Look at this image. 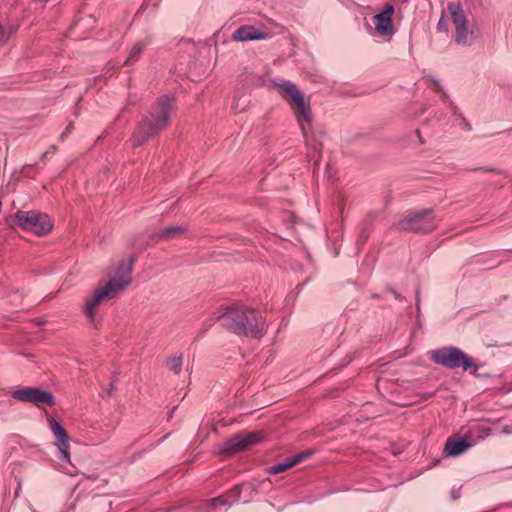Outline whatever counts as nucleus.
<instances>
[{"label":"nucleus","mask_w":512,"mask_h":512,"mask_svg":"<svg viewBox=\"0 0 512 512\" xmlns=\"http://www.w3.org/2000/svg\"><path fill=\"white\" fill-rule=\"evenodd\" d=\"M72 125L66 127L65 131L61 134V138H64L66 134H68L71 131Z\"/></svg>","instance_id":"obj_28"},{"label":"nucleus","mask_w":512,"mask_h":512,"mask_svg":"<svg viewBox=\"0 0 512 512\" xmlns=\"http://www.w3.org/2000/svg\"><path fill=\"white\" fill-rule=\"evenodd\" d=\"M11 397L17 401L32 403L37 406H40L41 404L53 406L55 403L52 393L39 387H24L14 390L11 393Z\"/></svg>","instance_id":"obj_8"},{"label":"nucleus","mask_w":512,"mask_h":512,"mask_svg":"<svg viewBox=\"0 0 512 512\" xmlns=\"http://www.w3.org/2000/svg\"><path fill=\"white\" fill-rule=\"evenodd\" d=\"M448 11L456 29L455 41L460 45H470L473 38L469 36L467 19L461 5L459 3H449Z\"/></svg>","instance_id":"obj_10"},{"label":"nucleus","mask_w":512,"mask_h":512,"mask_svg":"<svg viewBox=\"0 0 512 512\" xmlns=\"http://www.w3.org/2000/svg\"><path fill=\"white\" fill-rule=\"evenodd\" d=\"M417 135H418V137H420V132L417 131ZM419 139H420V142L422 143L421 138H419Z\"/></svg>","instance_id":"obj_29"},{"label":"nucleus","mask_w":512,"mask_h":512,"mask_svg":"<svg viewBox=\"0 0 512 512\" xmlns=\"http://www.w3.org/2000/svg\"><path fill=\"white\" fill-rule=\"evenodd\" d=\"M218 321L227 330L245 336L262 337L268 328L261 313L242 305H232L223 312Z\"/></svg>","instance_id":"obj_2"},{"label":"nucleus","mask_w":512,"mask_h":512,"mask_svg":"<svg viewBox=\"0 0 512 512\" xmlns=\"http://www.w3.org/2000/svg\"><path fill=\"white\" fill-rule=\"evenodd\" d=\"M133 265V258L121 260L108 281L103 286L96 288L86 299L83 312L89 323L96 326V311L101 302L116 298L130 285Z\"/></svg>","instance_id":"obj_1"},{"label":"nucleus","mask_w":512,"mask_h":512,"mask_svg":"<svg viewBox=\"0 0 512 512\" xmlns=\"http://www.w3.org/2000/svg\"><path fill=\"white\" fill-rule=\"evenodd\" d=\"M437 30L439 32H443V33H447L448 32V24H447V21L444 19V17L442 16L438 23H437Z\"/></svg>","instance_id":"obj_22"},{"label":"nucleus","mask_w":512,"mask_h":512,"mask_svg":"<svg viewBox=\"0 0 512 512\" xmlns=\"http://www.w3.org/2000/svg\"><path fill=\"white\" fill-rule=\"evenodd\" d=\"M297 464V459H292V457L285 459L282 462L275 463L274 465L268 468V472L270 474H278L281 473L294 465Z\"/></svg>","instance_id":"obj_20"},{"label":"nucleus","mask_w":512,"mask_h":512,"mask_svg":"<svg viewBox=\"0 0 512 512\" xmlns=\"http://www.w3.org/2000/svg\"><path fill=\"white\" fill-rule=\"evenodd\" d=\"M182 230L183 229L181 226H171V227L163 229L160 232V237L168 239V238L173 237L175 234L180 233Z\"/></svg>","instance_id":"obj_21"},{"label":"nucleus","mask_w":512,"mask_h":512,"mask_svg":"<svg viewBox=\"0 0 512 512\" xmlns=\"http://www.w3.org/2000/svg\"><path fill=\"white\" fill-rule=\"evenodd\" d=\"M10 33L11 32H9L8 34H5L3 27L0 25V42H2V43L6 42L9 38Z\"/></svg>","instance_id":"obj_24"},{"label":"nucleus","mask_w":512,"mask_h":512,"mask_svg":"<svg viewBox=\"0 0 512 512\" xmlns=\"http://www.w3.org/2000/svg\"><path fill=\"white\" fill-rule=\"evenodd\" d=\"M272 83L276 86L279 91L285 94L293 108L296 109L295 116L298 124L303 132L311 124V108L310 103L307 101L303 93L298 89L295 83L290 80L284 79H273Z\"/></svg>","instance_id":"obj_4"},{"label":"nucleus","mask_w":512,"mask_h":512,"mask_svg":"<svg viewBox=\"0 0 512 512\" xmlns=\"http://www.w3.org/2000/svg\"><path fill=\"white\" fill-rule=\"evenodd\" d=\"M55 151H56V147L55 146H51L50 150L45 151L43 153V157L47 156L49 153H54Z\"/></svg>","instance_id":"obj_27"},{"label":"nucleus","mask_w":512,"mask_h":512,"mask_svg":"<svg viewBox=\"0 0 512 512\" xmlns=\"http://www.w3.org/2000/svg\"><path fill=\"white\" fill-rule=\"evenodd\" d=\"M14 221L23 230L38 236L49 234L53 228V222L49 215L36 210H19L14 215Z\"/></svg>","instance_id":"obj_6"},{"label":"nucleus","mask_w":512,"mask_h":512,"mask_svg":"<svg viewBox=\"0 0 512 512\" xmlns=\"http://www.w3.org/2000/svg\"><path fill=\"white\" fill-rule=\"evenodd\" d=\"M431 359L434 363L445 368H462L464 371H470L471 374H476L479 369V366L475 365L470 357L455 346L433 350L431 352Z\"/></svg>","instance_id":"obj_5"},{"label":"nucleus","mask_w":512,"mask_h":512,"mask_svg":"<svg viewBox=\"0 0 512 512\" xmlns=\"http://www.w3.org/2000/svg\"><path fill=\"white\" fill-rule=\"evenodd\" d=\"M451 496H452V498L454 500L460 498V496H461V488L460 487L459 488H453L451 490Z\"/></svg>","instance_id":"obj_25"},{"label":"nucleus","mask_w":512,"mask_h":512,"mask_svg":"<svg viewBox=\"0 0 512 512\" xmlns=\"http://www.w3.org/2000/svg\"><path fill=\"white\" fill-rule=\"evenodd\" d=\"M434 85H435V91H437L441 94V99H442L445 110L450 112L455 117L456 121L460 120L461 122L465 123V119L459 113L458 108L449 100L448 95L446 94L445 91H443L440 84L435 81Z\"/></svg>","instance_id":"obj_17"},{"label":"nucleus","mask_w":512,"mask_h":512,"mask_svg":"<svg viewBox=\"0 0 512 512\" xmlns=\"http://www.w3.org/2000/svg\"><path fill=\"white\" fill-rule=\"evenodd\" d=\"M48 428L54 435L56 442L55 445L58 449V459L60 462L70 463V443L69 435L63 425L54 417L47 418Z\"/></svg>","instance_id":"obj_11"},{"label":"nucleus","mask_w":512,"mask_h":512,"mask_svg":"<svg viewBox=\"0 0 512 512\" xmlns=\"http://www.w3.org/2000/svg\"><path fill=\"white\" fill-rule=\"evenodd\" d=\"M174 103L175 99L170 95H165L156 102L131 137L134 147L143 145L168 125Z\"/></svg>","instance_id":"obj_3"},{"label":"nucleus","mask_w":512,"mask_h":512,"mask_svg":"<svg viewBox=\"0 0 512 512\" xmlns=\"http://www.w3.org/2000/svg\"><path fill=\"white\" fill-rule=\"evenodd\" d=\"M437 226V220L432 209H423L416 212H410L395 224V227L402 231L416 233H428Z\"/></svg>","instance_id":"obj_7"},{"label":"nucleus","mask_w":512,"mask_h":512,"mask_svg":"<svg viewBox=\"0 0 512 512\" xmlns=\"http://www.w3.org/2000/svg\"><path fill=\"white\" fill-rule=\"evenodd\" d=\"M511 433L512 425L504 426L502 428L496 427L495 430H492L491 427L481 422H472L466 428L462 429V434H464L465 437L469 439V442L473 443V446L491 436L492 434Z\"/></svg>","instance_id":"obj_9"},{"label":"nucleus","mask_w":512,"mask_h":512,"mask_svg":"<svg viewBox=\"0 0 512 512\" xmlns=\"http://www.w3.org/2000/svg\"><path fill=\"white\" fill-rule=\"evenodd\" d=\"M259 441L260 436L257 433L238 434L228 439L219 452L223 456H230L251 448Z\"/></svg>","instance_id":"obj_12"},{"label":"nucleus","mask_w":512,"mask_h":512,"mask_svg":"<svg viewBox=\"0 0 512 512\" xmlns=\"http://www.w3.org/2000/svg\"><path fill=\"white\" fill-rule=\"evenodd\" d=\"M471 447H473V443L469 442V439H467L463 434L460 438L447 439L444 452L448 456L456 457L463 454Z\"/></svg>","instance_id":"obj_16"},{"label":"nucleus","mask_w":512,"mask_h":512,"mask_svg":"<svg viewBox=\"0 0 512 512\" xmlns=\"http://www.w3.org/2000/svg\"><path fill=\"white\" fill-rule=\"evenodd\" d=\"M148 44H149L148 40L137 41L130 49V52L125 60V65L132 66L136 62H138L141 57L142 52L145 50V48L148 46Z\"/></svg>","instance_id":"obj_18"},{"label":"nucleus","mask_w":512,"mask_h":512,"mask_svg":"<svg viewBox=\"0 0 512 512\" xmlns=\"http://www.w3.org/2000/svg\"><path fill=\"white\" fill-rule=\"evenodd\" d=\"M312 455L311 452H302V453H298L294 456H292V459H297V464L300 463L302 460L310 457Z\"/></svg>","instance_id":"obj_23"},{"label":"nucleus","mask_w":512,"mask_h":512,"mask_svg":"<svg viewBox=\"0 0 512 512\" xmlns=\"http://www.w3.org/2000/svg\"><path fill=\"white\" fill-rule=\"evenodd\" d=\"M393 13L394 6L387 4L382 12L374 16L375 29L380 36L391 37L395 33L392 24Z\"/></svg>","instance_id":"obj_13"},{"label":"nucleus","mask_w":512,"mask_h":512,"mask_svg":"<svg viewBox=\"0 0 512 512\" xmlns=\"http://www.w3.org/2000/svg\"><path fill=\"white\" fill-rule=\"evenodd\" d=\"M240 499V487L235 486L227 493L208 499L206 501V506L209 510H215L218 508H229L233 503L237 502Z\"/></svg>","instance_id":"obj_15"},{"label":"nucleus","mask_w":512,"mask_h":512,"mask_svg":"<svg viewBox=\"0 0 512 512\" xmlns=\"http://www.w3.org/2000/svg\"><path fill=\"white\" fill-rule=\"evenodd\" d=\"M183 358V353H176L168 356L165 361L166 367L175 374H180L183 366Z\"/></svg>","instance_id":"obj_19"},{"label":"nucleus","mask_w":512,"mask_h":512,"mask_svg":"<svg viewBox=\"0 0 512 512\" xmlns=\"http://www.w3.org/2000/svg\"><path fill=\"white\" fill-rule=\"evenodd\" d=\"M271 34L264 29L256 28L253 25H243L236 29L232 34V40L237 42L265 40L269 39Z\"/></svg>","instance_id":"obj_14"},{"label":"nucleus","mask_w":512,"mask_h":512,"mask_svg":"<svg viewBox=\"0 0 512 512\" xmlns=\"http://www.w3.org/2000/svg\"><path fill=\"white\" fill-rule=\"evenodd\" d=\"M434 119L437 121H442L444 119V114L442 112H435Z\"/></svg>","instance_id":"obj_26"}]
</instances>
